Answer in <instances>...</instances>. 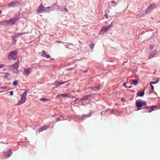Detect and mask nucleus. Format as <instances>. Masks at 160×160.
I'll use <instances>...</instances> for the list:
<instances>
[{"mask_svg": "<svg viewBox=\"0 0 160 160\" xmlns=\"http://www.w3.org/2000/svg\"><path fill=\"white\" fill-rule=\"evenodd\" d=\"M135 104L137 107V110H139L141 109L140 108L142 107L145 106L146 105V102L145 101L139 100L136 101Z\"/></svg>", "mask_w": 160, "mask_h": 160, "instance_id": "nucleus-3", "label": "nucleus"}, {"mask_svg": "<svg viewBox=\"0 0 160 160\" xmlns=\"http://www.w3.org/2000/svg\"><path fill=\"white\" fill-rule=\"evenodd\" d=\"M12 153L11 150H9L7 151L6 152L7 154L5 156L6 158L7 159L8 158L12 155Z\"/></svg>", "mask_w": 160, "mask_h": 160, "instance_id": "nucleus-17", "label": "nucleus"}, {"mask_svg": "<svg viewBox=\"0 0 160 160\" xmlns=\"http://www.w3.org/2000/svg\"><path fill=\"white\" fill-rule=\"evenodd\" d=\"M12 40L13 42V43H16V41H17V40L15 38H16L14 36H12Z\"/></svg>", "mask_w": 160, "mask_h": 160, "instance_id": "nucleus-24", "label": "nucleus"}, {"mask_svg": "<svg viewBox=\"0 0 160 160\" xmlns=\"http://www.w3.org/2000/svg\"><path fill=\"white\" fill-rule=\"evenodd\" d=\"M78 99H76L73 102H74V103L78 104L79 103V102L80 101H80V100H78Z\"/></svg>", "mask_w": 160, "mask_h": 160, "instance_id": "nucleus-25", "label": "nucleus"}, {"mask_svg": "<svg viewBox=\"0 0 160 160\" xmlns=\"http://www.w3.org/2000/svg\"><path fill=\"white\" fill-rule=\"evenodd\" d=\"M153 92L152 91H150L149 92V93L150 94H151Z\"/></svg>", "mask_w": 160, "mask_h": 160, "instance_id": "nucleus-44", "label": "nucleus"}, {"mask_svg": "<svg viewBox=\"0 0 160 160\" xmlns=\"http://www.w3.org/2000/svg\"><path fill=\"white\" fill-rule=\"evenodd\" d=\"M68 81L65 82H60L58 81H56L54 82L52 84V85H54L56 86V87H58L60 85L64 83H65L67 82Z\"/></svg>", "mask_w": 160, "mask_h": 160, "instance_id": "nucleus-14", "label": "nucleus"}, {"mask_svg": "<svg viewBox=\"0 0 160 160\" xmlns=\"http://www.w3.org/2000/svg\"><path fill=\"white\" fill-rule=\"evenodd\" d=\"M18 53L17 51L15 50L13 51L10 52L8 56V59H12L13 60H16V56Z\"/></svg>", "mask_w": 160, "mask_h": 160, "instance_id": "nucleus-6", "label": "nucleus"}, {"mask_svg": "<svg viewBox=\"0 0 160 160\" xmlns=\"http://www.w3.org/2000/svg\"><path fill=\"white\" fill-rule=\"evenodd\" d=\"M58 42H60V41H58Z\"/></svg>", "mask_w": 160, "mask_h": 160, "instance_id": "nucleus-51", "label": "nucleus"}, {"mask_svg": "<svg viewBox=\"0 0 160 160\" xmlns=\"http://www.w3.org/2000/svg\"><path fill=\"white\" fill-rule=\"evenodd\" d=\"M1 13V11H0V14Z\"/></svg>", "mask_w": 160, "mask_h": 160, "instance_id": "nucleus-50", "label": "nucleus"}, {"mask_svg": "<svg viewBox=\"0 0 160 160\" xmlns=\"http://www.w3.org/2000/svg\"><path fill=\"white\" fill-rule=\"evenodd\" d=\"M19 62L18 60L15 63L9 66L10 67H12L15 69H17L19 67Z\"/></svg>", "mask_w": 160, "mask_h": 160, "instance_id": "nucleus-11", "label": "nucleus"}, {"mask_svg": "<svg viewBox=\"0 0 160 160\" xmlns=\"http://www.w3.org/2000/svg\"><path fill=\"white\" fill-rule=\"evenodd\" d=\"M90 95H88L86 96H84L82 98L80 99V101H83L87 100L90 98Z\"/></svg>", "mask_w": 160, "mask_h": 160, "instance_id": "nucleus-18", "label": "nucleus"}, {"mask_svg": "<svg viewBox=\"0 0 160 160\" xmlns=\"http://www.w3.org/2000/svg\"><path fill=\"white\" fill-rule=\"evenodd\" d=\"M53 10L50 9V7L45 8L41 4L37 9V14L42 13L43 12H49Z\"/></svg>", "mask_w": 160, "mask_h": 160, "instance_id": "nucleus-1", "label": "nucleus"}, {"mask_svg": "<svg viewBox=\"0 0 160 160\" xmlns=\"http://www.w3.org/2000/svg\"><path fill=\"white\" fill-rule=\"evenodd\" d=\"M150 87H151V89L152 90H154V87L152 85V84H150Z\"/></svg>", "mask_w": 160, "mask_h": 160, "instance_id": "nucleus-31", "label": "nucleus"}, {"mask_svg": "<svg viewBox=\"0 0 160 160\" xmlns=\"http://www.w3.org/2000/svg\"><path fill=\"white\" fill-rule=\"evenodd\" d=\"M105 17L106 18H108V16L107 14H105Z\"/></svg>", "mask_w": 160, "mask_h": 160, "instance_id": "nucleus-37", "label": "nucleus"}, {"mask_svg": "<svg viewBox=\"0 0 160 160\" xmlns=\"http://www.w3.org/2000/svg\"><path fill=\"white\" fill-rule=\"evenodd\" d=\"M28 32H22L21 33H16L15 35H14L15 37L16 38H17L19 36H20L27 33Z\"/></svg>", "mask_w": 160, "mask_h": 160, "instance_id": "nucleus-21", "label": "nucleus"}, {"mask_svg": "<svg viewBox=\"0 0 160 160\" xmlns=\"http://www.w3.org/2000/svg\"><path fill=\"white\" fill-rule=\"evenodd\" d=\"M157 83H156V82H151L150 83V84H156Z\"/></svg>", "mask_w": 160, "mask_h": 160, "instance_id": "nucleus-33", "label": "nucleus"}, {"mask_svg": "<svg viewBox=\"0 0 160 160\" xmlns=\"http://www.w3.org/2000/svg\"><path fill=\"white\" fill-rule=\"evenodd\" d=\"M6 75L4 76V77L5 78H6L8 77H9L10 76V74L9 73H6Z\"/></svg>", "mask_w": 160, "mask_h": 160, "instance_id": "nucleus-26", "label": "nucleus"}, {"mask_svg": "<svg viewBox=\"0 0 160 160\" xmlns=\"http://www.w3.org/2000/svg\"><path fill=\"white\" fill-rule=\"evenodd\" d=\"M124 101V98H122V101Z\"/></svg>", "mask_w": 160, "mask_h": 160, "instance_id": "nucleus-45", "label": "nucleus"}, {"mask_svg": "<svg viewBox=\"0 0 160 160\" xmlns=\"http://www.w3.org/2000/svg\"><path fill=\"white\" fill-rule=\"evenodd\" d=\"M28 92L26 91H24L23 93L21 95L20 100L18 101L16 104L17 105H19L24 103L26 101V97Z\"/></svg>", "mask_w": 160, "mask_h": 160, "instance_id": "nucleus-2", "label": "nucleus"}, {"mask_svg": "<svg viewBox=\"0 0 160 160\" xmlns=\"http://www.w3.org/2000/svg\"><path fill=\"white\" fill-rule=\"evenodd\" d=\"M112 26V24L111 23L109 25L105 27H104L101 29L98 34L100 35H102L104 34L107 31L111 28Z\"/></svg>", "mask_w": 160, "mask_h": 160, "instance_id": "nucleus-4", "label": "nucleus"}, {"mask_svg": "<svg viewBox=\"0 0 160 160\" xmlns=\"http://www.w3.org/2000/svg\"><path fill=\"white\" fill-rule=\"evenodd\" d=\"M64 10L66 12H68V10L66 8V7L64 8Z\"/></svg>", "mask_w": 160, "mask_h": 160, "instance_id": "nucleus-34", "label": "nucleus"}, {"mask_svg": "<svg viewBox=\"0 0 160 160\" xmlns=\"http://www.w3.org/2000/svg\"><path fill=\"white\" fill-rule=\"evenodd\" d=\"M61 11H63V10H61Z\"/></svg>", "mask_w": 160, "mask_h": 160, "instance_id": "nucleus-52", "label": "nucleus"}, {"mask_svg": "<svg viewBox=\"0 0 160 160\" xmlns=\"http://www.w3.org/2000/svg\"><path fill=\"white\" fill-rule=\"evenodd\" d=\"M48 127L49 126L48 125H45L42 126L38 129V131L40 132L44 130H46L48 128Z\"/></svg>", "mask_w": 160, "mask_h": 160, "instance_id": "nucleus-16", "label": "nucleus"}, {"mask_svg": "<svg viewBox=\"0 0 160 160\" xmlns=\"http://www.w3.org/2000/svg\"><path fill=\"white\" fill-rule=\"evenodd\" d=\"M7 88V87H0V89H6Z\"/></svg>", "mask_w": 160, "mask_h": 160, "instance_id": "nucleus-32", "label": "nucleus"}, {"mask_svg": "<svg viewBox=\"0 0 160 160\" xmlns=\"http://www.w3.org/2000/svg\"><path fill=\"white\" fill-rule=\"evenodd\" d=\"M40 100H41L42 101H48V100L47 99L44 98H42L40 99Z\"/></svg>", "mask_w": 160, "mask_h": 160, "instance_id": "nucleus-28", "label": "nucleus"}, {"mask_svg": "<svg viewBox=\"0 0 160 160\" xmlns=\"http://www.w3.org/2000/svg\"><path fill=\"white\" fill-rule=\"evenodd\" d=\"M157 52L156 50H154V51L151 52L148 56V58L149 59H151L153 58L155 55L157 54Z\"/></svg>", "mask_w": 160, "mask_h": 160, "instance_id": "nucleus-12", "label": "nucleus"}, {"mask_svg": "<svg viewBox=\"0 0 160 160\" xmlns=\"http://www.w3.org/2000/svg\"><path fill=\"white\" fill-rule=\"evenodd\" d=\"M94 47V45L93 44H91L90 45V48L91 49H92Z\"/></svg>", "mask_w": 160, "mask_h": 160, "instance_id": "nucleus-29", "label": "nucleus"}, {"mask_svg": "<svg viewBox=\"0 0 160 160\" xmlns=\"http://www.w3.org/2000/svg\"><path fill=\"white\" fill-rule=\"evenodd\" d=\"M13 94V92L12 91H11L10 92V95L11 96H12Z\"/></svg>", "mask_w": 160, "mask_h": 160, "instance_id": "nucleus-35", "label": "nucleus"}, {"mask_svg": "<svg viewBox=\"0 0 160 160\" xmlns=\"http://www.w3.org/2000/svg\"><path fill=\"white\" fill-rule=\"evenodd\" d=\"M154 92L155 93V94H156V95L157 94V93L155 92V91H154Z\"/></svg>", "mask_w": 160, "mask_h": 160, "instance_id": "nucleus-49", "label": "nucleus"}, {"mask_svg": "<svg viewBox=\"0 0 160 160\" xmlns=\"http://www.w3.org/2000/svg\"><path fill=\"white\" fill-rule=\"evenodd\" d=\"M127 88H131V87L130 86L129 87H127Z\"/></svg>", "mask_w": 160, "mask_h": 160, "instance_id": "nucleus-46", "label": "nucleus"}, {"mask_svg": "<svg viewBox=\"0 0 160 160\" xmlns=\"http://www.w3.org/2000/svg\"><path fill=\"white\" fill-rule=\"evenodd\" d=\"M5 65L3 64H0V68H1L3 67L4 66H5Z\"/></svg>", "mask_w": 160, "mask_h": 160, "instance_id": "nucleus-36", "label": "nucleus"}, {"mask_svg": "<svg viewBox=\"0 0 160 160\" xmlns=\"http://www.w3.org/2000/svg\"><path fill=\"white\" fill-rule=\"evenodd\" d=\"M32 69L31 68L25 69L24 71L23 72V75L26 76H28L30 74V72L32 71Z\"/></svg>", "mask_w": 160, "mask_h": 160, "instance_id": "nucleus-9", "label": "nucleus"}, {"mask_svg": "<svg viewBox=\"0 0 160 160\" xmlns=\"http://www.w3.org/2000/svg\"><path fill=\"white\" fill-rule=\"evenodd\" d=\"M155 107H156V106H152L150 107V109L152 110V111Z\"/></svg>", "mask_w": 160, "mask_h": 160, "instance_id": "nucleus-30", "label": "nucleus"}, {"mask_svg": "<svg viewBox=\"0 0 160 160\" xmlns=\"http://www.w3.org/2000/svg\"><path fill=\"white\" fill-rule=\"evenodd\" d=\"M138 79H133L132 80V82L131 83L135 86H136L138 82Z\"/></svg>", "mask_w": 160, "mask_h": 160, "instance_id": "nucleus-22", "label": "nucleus"}, {"mask_svg": "<svg viewBox=\"0 0 160 160\" xmlns=\"http://www.w3.org/2000/svg\"><path fill=\"white\" fill-rule=\"evenodd\" d=\"M64 119L63 118V116L61 115L60 116V118H58L56 120V122H58L60 121L63 120Z\"/></svg>", "mask_w": 160, "mask_h": 160, "instance_id": "nucleus-23", "label": "nucleus"}, {"mask_svg": "<svg viewBox=\"0 0 160 160\" xmlns=\"http://www.w3.org/2000/svg\"><path fill=\"white\" fill-rule=\"evenodd\" d=\"M101 88V86H95L93 87H90V88L93 90L96 91L99 90Z\"/></svg>", "mask_w": 160, "mask_h": 160, "instance_id": "nucleus-20", "label": "nucleus"}, {"mask_svg": "<svg viewBox=\"0 0 160 160\" xmlns=\"http://www.w3.org/2000/svg\"><path fill=\"white\" fill-rule=\"evenodd\" d=\"M154 48V46H151L150 49V50H152V49Z\"/></svg>", "mask_w": 160, "mask_h": 160, "instance_id": "nucleus-41", "label": "nucleus"}, {"mask_svg": "<svg viewBox=\"0 0 160 160\" xmlns=\"http://www.w3.org/2000/svg\"><path fill=\"white\" fill-rule=\"evenodd\" d=\"M103 112V111H102V112H101V114H102Z\"/></svg>", "mask_w": 160, "mask_h": 160, "instance_id": "nucleus-48", "label": "nucleus"}, {"mask_svg": "<svg viewBox=\"0 0 160 160\" xmlns=\"http://www.w3.org/2000/svg\"><path fill=\"white\" fill-rule=\"evenodd\" d=\"M123 86L125 87V88H127V87L126 86V83L125 82H124L123 83Z\"/></svg>", "mask_w": 160, "mask_h": 160, "instance_id": "nucleus-38", "label": "nucleus"}, {"mask_svg": "<svg viewBox=\"0 0 160 160\" xmlns=\"http://www.w3.org/2000/svg\"><path fill=\"white\" fill-rule=\"evenodd\" d=\"M43 57H45L47 58H49L50 57V55L47 54L46 52L44 50L42 51V55Z\"/></svg>", "mask_w": 160, "mask_h": 160, "instance_id": "nucleus-19", "label": "nucleus"}, {"mask_svg": "<svg viewBox=\"0 0 160 160\" xmlns=\"http://www.w3.org/2000/svg\"><path fill=\"white\" fill-rule=\"evenodd\" d=\"M18 4V3L16 1H12L8 4V8H9L10 7H15L16 5Z\"/></svg>", "mask_w": 160, "mask_h": 160, "instance_id": "nucleus-13", "label": "nucleus"}, {"mask_svg": "<svg viewBox=\"0 0 160 160\" xmlns=\"http://www.w3.org/2000/svg\"><path fill=\"white\" fill-rule=\"evenodd\" d=\"M156 5L154 4H152L150 5L146 11V13H148L152 10L156 8Z\"/></svg>", "mask_w": 160, "mask_h": 160, "instance_id": "nucleus-10", "label": "nucleus"}, {"mask_svg": "<svg viewBox=\"0 0 160 160\" xmlns=\"http://www.w3.org/2000/svg\"><path fill=\"white\" fill-rule=\"evenodd\" d=\"M19 19V18H15L5 21L2 22H1V23H4L8 25H12L14 24Z\"/></svg>", "mask_w": 160, "mask_h": 160, "instance_id": "nucleus-5", "label": "nucleus"}, {"mask_svg": "<svg viewBox=\"0 0 160 160\" xmlns=\"http://www.w3.org/2000/svg\"><path fill=\"white\" fill-rule=\"evenodd\" d=\"M92 114V112H90L89 114H83L82 116H77V118H78L79 121L81 122L83 121L86 118L89 117L91 116Z\"/></svg>", "mask_w": 160, "mask_h": 160, "instance_id": "nucleus-7", "label": "nucleus"}, {"mask_svg": "<svg viewBox=\"0 0 160 160\" xmlns=\"http://www.w3.org/2000/svg\"><path fill=\"white\" fill-rule=\"evenodd\" d=\"M18 82L17 81H15L13 82V84L14 86H16L17 85Z\"/></svg>", "mask_w": 160, "mask_h": 160, "instance_id": "nucleus-27", "label": "nucleus"}, {"mask_svg": "<svg viewBox=\"0 0 160 160\" xmlns=\"http://www.w3.org/2000/svg\"><path fill=\"white\" fill-rule=\"evenodd\" d=\"M145 89V87L141 91L138 92L137 94V96L139 97L143 96L144 95Z\"/></svg>", "mask_w": 160, "mask_h": 160, "instance_id": "nucleus-15", "label": "nucleus"}, {"mask_svg": "<svg viewBox=\"0 0 160 160\" xmlns=\"http://www.w3.org/2000/svg\"><path fill=\"white\" fill-rule=\"evenodd\" d=\"M0 85H1V83H0Z\"/></svg>", "mask_w": 160, "mask_h": 160, "instance_id": "nucleus-53", "label": "nucleus"}, {"mask_svg": "<svg viewBox=\"0 0 160 160\" xmlns=\"http://www.w3.org/2000/svg\"><path fill=\"white\" fill-rule=\"evenodd\" d=\"M87 69L85 71H82V72H84L86 73L87 72Z\"/></svg>", "mask_w": 160, "mask_h": 160, "instance_id": "nucleus-42", "label": "nucleus"}, {"mask_svg": "<svg viewBox=\"0 0 160 160\" xmlns=\"http://www.w3.org/2000/svg\"><path fill=\"white\" fill-rule=\"evenodd\" d=\"M60 96H61L62 97L64 98H70L72 97V96L70 94V93H69L58 94L57 95L56 98H57L58 97H59Z\"/></svg>", "mask_w": 160, "mask_h": 160, "instance_id": "nucleus-8", "label": "nucleus"}, {"mask_svg": "<svg viewBox=\"0 0 160 160\" xmlns=\"http://www.w3.org/2000/svg\"><path fill=\"white\" fill-rule=\"evenodd\" d=\"M159 79H158L156 81V82L157 83H158L159 82Z\"/></svg>", "mask_w": 160, "mask_h": 160, "instance_id": "nucleus-39", "label": "nucleus"}, {"mask_svg": "<svg viewBox=\"0 0 160 160\" xmlns=\"http://www.w3.org/2000/svg\"><path fill=\"white\" fill-rule=\"evenodd\" d=\"M111 3H112L113 4H115L116 3V2L115 1H112L111 2Z\"/></svg>", "mask_w": 160, "mask_h": 160, "instance_id": "nucleus-40", "label": "nucleus"}, {"mask_svg": "<svg viewBox=\"0 0 160 160\" xmlns=\"http://www.w3.org/2000/svg\"><path fill=\"white\" fill-rule=\"evenodd\" d=\"M148 107H145L144 108L145 109H146V108H148Z\"/></svg>", "mask_w": 160, "mask_h": 160, "instance_id": "nucleus-47", "label": "nucleus"}, {"mask_svg": "<svg viewBox=\"0 0 160 160\" xmlns=\"http://www.w3.org/2000/svg\"><path fill=\"white\" fill-rule=\"evenodd\" d=\"M152 111V110H149L148 111V112H151Z\"/></svg>", "mask_w": 160, "mask_h": 160, "instance_id": "nucleus-43", "label": "nucleus"}]
</instances>
